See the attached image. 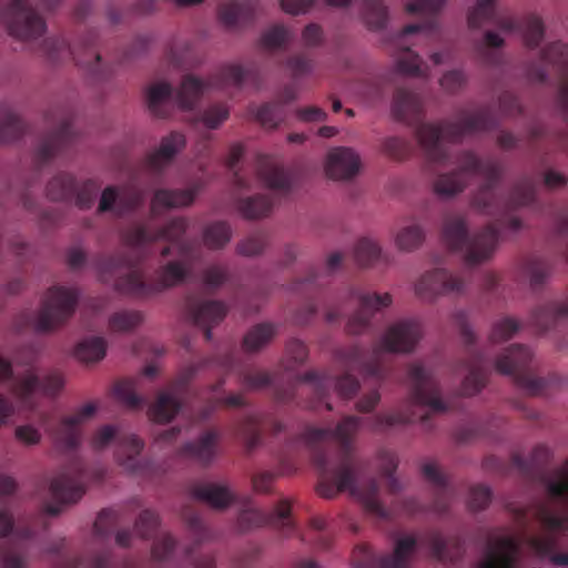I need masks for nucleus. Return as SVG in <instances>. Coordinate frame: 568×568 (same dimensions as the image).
<instances>
[{"instance_id": "obj_22", "label": "nucleus", "mask_w": 568, "mask_h": 568, "mask_svg": "<svg viewBox=\"0 0 568 568\" xmlns=\"http://www.w3.org/2000/svg\"><path fill=\"white\" fill-rule=\"evenodd\" d=\"M185 310L192 322L203 329L204 337L212 339V328L219 325L229 312L227 305L222 301L202 300L199 296H189Z\"/></svg>"}, {"instance_id": "obj_14", "label": "nucleus", "mask_w": 568, "mask_h": 568, "mask_svg": "<svg viewBox=\"0 0 568 568\" xmlns=\"http://www.w3.org/2000/svg\"><path fill=\"white\" fill-rule=\"evenodd\" d=\"M548 68L562 79L556 103L562 118L568 122V44L560 41L548 44L541 51L540 61L527 65L526 75L531 82L542 83L547 79Z\"/></svg>"}, {"instance_id": "obj_35", "label": "nucleus", "mask_w": 568, "mask_h": 568, "mask_svg": "<svg viewBox=\"0 0 568 568\" xmlns=\"http://www.w3.org/2000/svg\"><path fill=\"white\" fill-rule=\"evenodd\" d=\"M256 11L254 0H225L219 7V18L225 27L235 28L252 22Z\"/></svg>"}, {"instance_id": "obj_58", "label": "nucleus", "mask_w": 568, "mask_h": 568, "mask_svg": "<svg viewBox=\"0 0 568 568\" xmlns=\"http://www.w3.org/2000/svg\"><path fill=\"white\" fill-rule=\"evenodd\" d=\"M230 115V110L224 103H214L209 105L199 116L193 118L192 122H202L207 129H217Z\"/></svg>"}, {"instance_id": "obj_27", "label": "nucleus", "mask_w": 568, "mask_h": 568, "mask_svg": "<svg viewBox=\"0 0 568 568\" xmlns=\"http://www.w3.org/2000/svg\"><path fill=\"white\" fill-rule=\"evenodd\" d=\"M568 321V297L551 300L536 306L530 313V324L540 333L557 328Z\"/></svg>"}, {"instance_id": "obj_6", "label": "nucleus", "mask_w": 568, "mask_h": 568, "mask_svg": "<svg viewBox=\"0 0 568 568\" xmlns=\"http://www.w3.org/2000/svg\"><path fill=\"white\" fill-rule=\"evenodd\" d=\"M258 71L255 65L244 68L241 64L230 63L221 67L217 73L207 81L192 74L184 75L174 97L173 88L169 82L152 83L146 90V103L154 116L166 119L171 114L174 102L182 110H192L209 88L234 87L241 89L245 82H251L258 88Z\"/></svg>"}, {"instance_id": "obj_63", "label": "nucleus", "mask_w": 568, "mask_h": 568, "mask_svg": "<svg viewBox=\"0 0 568 568\" xmlns=\"http://www.w3.org/2000/svg\"><path fill=\"white\" fill-rule=\"evenodd\" d=\"M100 185L93 180H87L81 185L75 184L74 203L81 210H87L92 206Z\"/></svg>"}, {"instance_id": "obj_1", "label": "nucleus", "mask_w": 568, "mask_h": 568, "mask_svg": "<svg viewBox=\"0 0 568 568\" xmlns=\"http://www.w3.org/2000/svg\"><path fill=\"white\" fill-rule=\"evenodd\" d=\"M392 113L396 120L415 128L428 172L435 174L437 166L456 164L452 172L436 176L433 182L435 194L453 197L467 187L471 176L485 180L473 194L470 206L483 214L496 216V220L470 234L465 215L447 214L443 220L442 236L450 251L463 255L467 265L486 262L497 247L501 230L516 232L523 227L521 220L514 213L535 203L537 178L525 175L515 183L507 196H499L496 186L501 179V166L496 160H481L473 151H462L455 156L452 154L445 143H460L467 135L490 131L497 125V119L488 105L460 109L453 120L423 122L425 110L422 95L399 88L393 97Z\"/></svg>"}, {"instance_id": "obj_52", "label": "nucleus", "mask_w": 568, "mask_h": 568, "mask_svg": "<svg viewBox=\"0 0 568 568\" xmlns=\"http://www.w3.org/2000/svg\"><path fill=\"white\" fill-rule=\"evenodd\" d=\"M521 328V324L514 317L504 316L495 321L489 333V342L504 343L511 339Z\"/></svg>"}, {"instance_id": "obj_49", "label": "nucleus", "mask_w": 568, "mask_h": 568, "mask_svg": "<svg viewBox=\"0 0 568 568\" xmlns=\"http://www.w3.org/2000/svg\"><path fill=\"white\" fill-rule=\"evenodd\" d=\"M356 262L362 266H372L384 260L379 245L369 237H362L354 247Z\"/></svg>"}, {"instance_id": "obj_21", "label": "nucleus", "mask_w": 568, "mask_h": 568, "mask_svg": "<svg viewBox=\"0 0 568 568\" xmlns=\"http://www.w3.org/2000/svg\"><path fill=\"white\" fill-rule=\"evenodd\" d=\"M521 556V539L505 535L490 539L484 559L477 568H518Z\"/></svg>"}, {"instance_id": "obj_20", "label": "nucleus", "mask_w": 568, "mask_h": 568, "mask_svg": "<svg viewBox=\"0 0 568 568\" xmlns=\"http://www.w3.org/2000/svg\"><path fill=\"white\" fill-rule=\"evenodd\" d=\"M349 297L358 302V308L349 316L346 324V331L352 335L366 333L371 328L374 314L389 307L393 303L389 293L362 292L358 288H352Z\"/></svg>"}, {"instance_id": "obj_32", "label": "nucleus", "mask_w": 568, "mask_h": 568, "mask_svg": "<svg viewBox=\"0 0 568 568\" xmlns=\"http://www.w3.org/2000/svg\"><path fill=\"white\" fill-rule=\"evenodd\" d=\"M419 540L429 548L432 556L439 561H455L464 550L463 539L459 536L446 539L437 529L424 532Z\"/></svg>"}, {"instance_id": "obj_44", "label": "nucleus", "mask_w": 568, "mask_h": 568, "mask_svg": "<svg viewBox=\"0 0 568 568\" xmlns=\"http://www.w3.org/2000/svg\"><path fill=\"white\" fill-rule=\"evenodd\" d=\"M106 342L103 337L93 336L84 338L75 347V356L81 362L94 363L105 356Z\"/></svg>"}, {"instance_id": "obj_15", "label": "nucleus", "mask_w": 568, "mask_h": 568, "mask_svg": "<svg viewBox=\"0 0 568 568\" xmlns=\"http://www.w3.org/2000/svg\"><path fill=\"white\" fill-rule=\"evenodd\" d=\"M97 34L90 31L81 40L79 47L83 50V57L79 49L72 48L63 38H47L40 48L42 55L50 62H59L71 58L78 65L87 68L91 73L99 74L101 71V55L95 51Z\"/></svg>"}, {"instance_id": "obj_54", "label": "nucleus", "mask_w": 568, "mask_h": 568, "mask_svg": "<svg viewBox=\"0 0 568 568\" xmlns=\"http://www.w3.org/2000/svg\"><path fill=\"white\" fill-rule=\"evenodd\" d=\"M363 14L372 30H381L386 26L387 9L381 0H363Z\"/></svg>"}, {"instance_id": "obj_61", "label": "nucleus", "mask_w": 568, "mask_h": 568, "mask_svg": "<svg viewBox=\"0 0 568 568\" xmlns=\"http://www.w3.org/2000/svg\"><path fill=\"white\" fill-rule=\"evenodd\" d=\"M267 245V235L263 231H257L242 240L236 251L244 256H255L261 254Z\"/></svg>"}, {"instance_id": "obj_28", "label": "nucleus", "mask_w": 568, "mask_h": 568, "mask_svg": "<svg viewBox=\"0 0 568 568\" xmlns=\"http://www.w3.org/2000/svg\"><path fill=\"white\" fill-rule=\"evenodd\" d=\"M359 155L351 148L338 146L327 154L325 171L334 180H349L359 171Z\"/></svg>"}, {"instance_id": "obj_4", "label": "nucleus", "mask_w": 568, "mask_h": 568, "mask_svg": "<svg viewBox=\"0 0 568 568\" xmlns=\"http://www.w3.org/2000/svg\"><path fill=\"white\" fill-rule=\"evenodd\" d=\"M423 337V326L415 318H403L390 324L382 335L378 343L373 347L372 354L357 344L341 347L335 351L334 359L343 373L333 377L316 372H307L298 376L300 382L310 384V392L314 398L305 404V407L315 409L318 404L324 403L327 410H332V405L326 402L329 387L341 398H353L359 390V382L352 374L358 372L363 377L373 378L383 382L388 378L390 372L384 363V353H412Z\"/></svg>"}, {"instance_id": "obj_12", "label": "nucleus", "mask_w": 568, "mask_h": 568, "mask_svg": "<svg viewBox=\"0 0 568 568\" xmlns=\"http://www.w3.org/2000/svg\"><path fill=\"white\" fill-rule=\"evenodd\" d=\"M0 383H8L10 393L22 404L29 405L36 394L55 397L64 386V378L57 369L39 376L33 368L16 376L11 362L0 356Z\"/></svg>"}, {"instance_id": "obj_23", "label": "nucleus", "mask_w": 568, "mask_h": 568, "mask_svg": "<svg viewBox=\"0 0 568 568\" xmlns=\"http://www.w3.org/2000/svg\"><path fill=\"white\" fill-rule=\"evenodd\" d=\"M97 412L93 403H88L77 409L74 414L61 419L54 429L47 428L54 442L65 452H73L81 443L80 426L89 420Z\"/></svg>"}, {"instance_id": "obj_5", "label": "nucleus", "mask_w": 568, "mask_h": 568, "mask_svg": "<svg viewBox=\"0 0 568 568\" xmlns=\"http://www.w3.org/2000/svg\"><path fill=\"white\" fill-rule=\"evenodd\" d=\"M468 359L464 363L467 375L462 384V395L473 396L486 385L491 368L513 378L515 384L531 396L541 395L548 387V381L535 373L534 353L524 344H513L500 352L494 361L484 353L468 349Z\"/></svg>"}, {"instance_id": "obj_3", "label": "nucleus", "mask_w": 568, "mask_h": 568, "mask_svg": "<svg viewBox=\"0 0 568 568\" xmlns=\"http://www.w3.org/2000/svg\"><path fill=\"white\" fill-rule=\"evenodd\" d=\"M187 220L174 217L164 226L152 230L148 224L134 223L122 234V242L140 256L132 258L124 253L103 255L97 260L102 274L120 270L128 273L114 281L121 294L148 297L181 284L200 258L194 240L185 239Z\"/></svg>"}, {"instance_id": "obj_60", "label": "nucleus", "mask_w": 568, "mask_h": 568, "mask_svg": "<svg viewBox=\"0 0 568 568\" xmlns=\"http://www.w3.org/2000/svg\"><path fill=\"white\" fill-rule=\"evenodd\" d=\"M240 381L246 389L257 390L271 385L273 376L266 371L248 368L240 374Z\"/></svg>"}, {"instance_id": "obj_64", "label": "nucleus", "mask_w": 568, "mask_h": 568, "mask_svg": "<svg viewBox=\"0 0 568 568\" xmlns=\"http://www.w3.org/2000/svg\"><path fill=\"white\" fill-rule=\"evenodd\" d=\"M382 150L387 156L400 161L409 155L412 151V144L406 139L389 136L384 139L382 143Z\"/></svg>"}, {"instance_id": "obj_9", "label": "nucleus", "mask_w": 568, "mask_h": 568, "mask_svg": "<svg viewBox=\"0 0 568 568\" xmlns=\"http://www.w3.org/2000/svg\"><path fill=\"white\" fill-rule=\"evenodd\" d=\"M471 29H479L484 24L491 23L501 32L520 33L524 44L529 49L537 48L545 36V24L537 14H528L521 21L513 17L499 16L496 10V0H476L467 17Z\"/></svg>"}, {"instance_id": "obj_16", "label": "nucleus", "mask_w": 568, "mask_h": 568, "mask_svg": "<svg viewBox=\"0 0 568 568\" xmlns=\"http://www.w3.org/2000/svg\"><path fill=\"white\" fill-rule=\"evenodd\" d=\"M466 277L447 268L437 267L425 272L415 283V294L425 302H434L440 296H459L467 290Z\"/></svg>"}, {"instance_id": "obj_46", "label": "nucleus", "mask_w": 568, "mask_h": 568, "mask_svg": "<svg viewBox=\"0 0 568 568\" xmlns=\"http://www.w3.org/2000/svg\"><path fill=\"white\" fill-rule=\"evenodd\" d=\"M273 206V201L266 195H255L241 199L237 209L245 219H260L266 216Z\"/></svg>"}, {"instance_id": "obj_11", "label": "nucleus", "mask_w": 568, "mask_h": 568, "mask_svg": "<svg viewBox=\"0 0 568 568\" xmlns=\"http://www.w3.org/2000/svg\"><path fill=\"white\" fill-rule=\"evenodd\" d=\"M78 300L79 292L75 288L52 286L44 294L37 316L22 313L17 320L16 329L32 326L39 333L52 332L73 315Z\"/></svg>"}, {"instance_id": "obj_53", "label": "nucleus", "mask_w": 568, "mask_h": 568, "mask_svg": "<svg viewBox=\"0 0 568 568\" xmlns=\"http://www.w3.org/2000/svg\"><path fill=\"white\" fill-rule=\"evenodd\" d=\"M424 240V229L416 223L402 227L395 236L396 246L402 251H413L417 248Z\"/></svg>"}, {"instance_id": "obj_56", "label": "nucleus", "mask_w": 568, "mask_h": 568, "mask_svg": "<svg viewBox=\"0 0 568 568\" xmlns=\"http://www.w3.org/2000/svg\"><path fill=\"white\" fill-rule=\"evenodd\" d=\"M193 50L191 41L175 38L171 41L166 50V59L173 68H184L187 65V59Z\"/></svg>"}, {"instance_id": "obj_33", "label": "nucleus", "mask_w": 568, "mask_h": 568, "mask_svg": "<svg viewBox=\"0 0 568 568\" xmlns=\"http://www.w3.org/2000/svg\"><path fill=\"white\" fill-rule=\"evenodd\" d=\"M423 475L434 487V501L430 505L432 511L445 515L454 496L447 477L434 463H426L423 466Z\"/></svg>"}, {"instance_id": "obj_25", "label": "nucleus", "mask_w": 568, "mask_h": 568, "mask_svg": "<svg viewBox=\"0 0 568 568\" xmlns=\"http://www.w3.org/2000/svg\"><path fill=\"white\" fill-rule=\"evenodd\" d=\"M142 201L143 194L136 186L128 185L120 190L115 186H108L101 194L98 212L113 211L118 216H122L138 209Z\"/></svg>"}, {"instance_id": "obj_37", "label": "nucleus", "mask_w": 568, "mask_h": 568, "mask_svg": "<svg viewBox=\"0 0 568 568\" xmlns=\"http://www.w3.org/2000/svg\"><path fill=\"white\" fill-rule=\"evenodd\" d=\"M196 191L194 189L168 190L159 189L151 200V213L156 216L162 210L175 209L190 205Z\"/></svg>"}, {"instance_id": "obj_57", "label": "nucleus", "mask_w": 568, "mask_h": 568, "mask_svg": "<svg viewBox=\"0 0 568 568\" xmlns=\"http://www.w3.org/2000/svg\"><path fill=\"white\" fill-rule=\"evenodd\" d=\"M26 132V124L12 112H6L0 119V138L4 143L20 139Z\"/></svg>"}, {"instance_id": "obj_47", "label": "nucleus", "mask_w": 568, "mask_h": 568, "mask_svg": "<svg viewBox=\"0 0 568 568\" xmlns=\"http://www.w3.org/2000/svg\"><path fill=\"white\" fill-rule=\"evenodd\" d=\"M231 237L232 230L226 222H213L203 230V243L210 250L224 247Z\"/></svg>"}, {"instance_id": "obj_24", "label": "nucleus", "mask_w": 568, "mask_h": 568, "mask_svg": "<svg viewBox=\"0 0 568 568\" xmlns=\"http://www.w3.org/2000/svg\"><path fill=\"white\" fill-rule=\"evenodd\" d=\"M75 134L70 114H63L58 128L44 135L36 150L34 162L40 169L51 159L64 151L73 141Z\"/></svg>"}, {"instance_id": "obj_7", "label": "nucleus", "mask_w": 568, "mask_h": 568, "mask_svg": "<svg viewBox=\"0 0 568 568\" xmlns=\"http://www.w3.org/2000/svg\"><path fill=\"white\" fill-rule=\"evenodd\" d=\"M508 510L523 527L529 518L534 519L541 534L527 538L528 546L541 558H548L554 566L567 567L568 552H557L559 537L568 536V503L557 508L549 501L536 500L527 506L507 505Z\"/></svg>"}, {"instance_id": "obj_51", "label": "nucleus", "mask_w": 568, "mask_h": 568, "mask_svg": "<svg viewBox=\"0 0 568 568\" xmlns=\"http://www.w3.org/2000/svg\"><path fill=\"white\" fill-rule=\"evenodd\" d=\"M143 322V314L139 311L123 310L113 313L109 318V328L113 333L133 331Z\"/></svg>"}, {"instance_id": "obj_48", "label": "nucleus", "mask_w": 568, "mask_h": 568, "mask_svg": "<svg viewBox=\"0 0 568 568\" xmlns=\"http://www.w3.org/2000/svg\"><path fill=\"white\" fill-rule=\"evenodd\" d=\"M252 114L263 126L275 129L284 120V109L276 102L264 103L261 106L251 105Z\"/></svg>"}, {"instance_id": "obj_17", "label": "nucleus", "mask_w": 568, "mask_h": 568, "mask_svg": "<svg viewBox=\"0 0 568 568\" xmlns=\"http://www.w3.org/2000/svg\"><path fill=\"white\" fill-rule=\"evenodd\" d=\"M417 548V539L405 536L397 539L393 554L376 555L368 546L354 548L352 562L355 568H407Z\"/></svg>"}, {"instance_id": "obj_43", "label": "nucleus", "mask_w": 568, "mask_h": 568, "mask_svg": "<svg viewBox=\"0 0 568 568\" xmlns=\"http://www.w3.org/2000/svg\"><path fill=\"white\" fill-rule=\"evenodd\" d=\"M75 192V180L72 175L57 174L47 185V195L51 201H72Z\"/></svg>"}, {"instance_id": "obj_8", "label": "nucleus", "mask_w": 568, "mask_h": 568, "mask_svg": "<svg viewBox=\"0 0 568 568\" xmlns=\"http://www.w3.org/2000/svg\"><path fill=\"white\" fill-rule=\"evenodd\" d=\"M234 354L226 353L189 365L165 390L158 394L156 399L148 408L149 418L159 424L170 423L181 410L182 399L187 392L189 384L200 369L215 365L225 371H231L234 367Z\"/></svg>"}, {"instance_id": "obj_38", "label": "nucleus", "mask_w": 568, "mask_h": 568, "mask_svg": "<svg viewBox=\"0 0 568 568\" xmlns=\"http://www.w3.org/2000/svg\"><path fill=\"white\" fill-rule=\"evenodd\" d=\"M521 271L523 275L528 278L530 287L536 291L540 288L550 276L552 265L547 258L532 255L524 261Z\"/></svg>"}, {"instance_id": "obj_50", "label": "nucleus", "mask_w": 568, "mask_h": 568, "mask_svg": "<svg viewBox=\"0 0 568 568\" xmlns=\"http://www.w3.org/2000/svg\"><path fill=\"white\" fill-rule=\"evenodd\" d=\"M399 73L413 77H426L422 58L409 48H403L396 59Z\"/></svg>"}, {"instance_id": "obj_59", "label": "nucleus", "mask_w": 568, "mask_h": 568, "mask_svg": "<svg viewBox=\"0 0 568 568\" xmlns=\"http://www.w3.org/2000/svg\"><path fill=\"white\" fill-rule=\"evenodd\" d=\"M114 394L116 398L125 406L132 409L141 408L144 399L135 392V384L133 381H120L114 386Z\"/></svg>"}, {"instance_id": "obj_39", "label": "nucleus", "mask_w": 568, "mask_h": 568, "mask_svg": "<svg viewBox=\"0 0 568 568\" xmlns=\"http://www.w3.org/2000/svg\"><path fill=\"white\" fill-rule=\"evenodd\" d=\"M264 424L262 415L253 413L246 415L236 426V435L243 440L246 450H254L262 440L261 427Z\"/></svg>"}, {"instance_id": "obj_36", "label": "nucleus", "mask_w": 568, "mask_h": 568, "mask_svg": "<svg viewBox=\"0 0 568 568\" xmlns=\"http://www.w3.org/2000/svg\"><path fill=\"white\" fill-rule=\"evenodd\" d=\"M258 179L271 190L286 193L291 187L287 172L267 155H258L256 160Z\"/></svg>"}, {"instance_id": "obj_45", "label": "nucleus", "mask_w": 568, "mask_h": 568, "mask_svg": "<svg viewBox=\"0 0 568 568\" xmlns=\"http://www.w3.org/2000/svg\"><path fill=\"white\" fill-rule=\"evenodd\" d=\"M379 470L381 475L385 479V484L389 494H396L402 489V485L398 479L394 476L397 466L398 458L395 453L383 449L378 453Z\"/></svg>"}, {"instance_id": "obj_62", "label": "nucleus", "mask_w": 568, "mask_h": 568, "mask_svg": "<svg viewBox=\"0 0 568 568\" xmlns=\"http://www.w3.org/2000/svg\"><path fill=\"white\" fill-rule=\"evenodd\" d=\"M159 525L158 514L151 509H144L134 523V530L141 538L150 539L155 534Z\"/></svg>"}, {"instance_id": "obj_10", "label": "nucleus", "mask_w": 568, "mask_h": 568, "mask_svg": "<svg viewBox=\"0 0 568 568\" xmlns=\"http://www.w3.org/2000/svg\"><path fill=\"white\" fill-rule=\"evenodd\" d=\"M116 440L118 448L115 458L125 470L153 478L164 473V468L150 459L141 456L144 443L135 435H120L118 428L112 425H104L95 430L91 439V446L101 450Z\"/></svg>"}, {"instance_id": "obj_55", "label": "nucleus", "mask_w": 568, "mask_h": 568, "mask_svg": "<svg viewBox=\"0 0 568 568\" xmlns=\"http://www.w3.org/2000/svg\"><path fill=\"white\" fill-rule=\"evenodd\" d=\"M120 519L121 514L116 509L108 508L101 510L93 525L95 537L100 540L110 537L114 528L119 525Z\"/></svg>"}, {"instance_id": "obj_13", "label": "nucleus", "mask_w": 568, "mask_h": 568, "mask_svg": "<svg viewBox=\"0 0 568 568\" xmlns=\"http://www.w3.org/2000/svg\"><path fill=\"white\" fill-rule=\"evenodd\" d=\"M549 457L550 452L548 447L538 445L532 449L529 460L515 455L513 457V465L527 478H538L549 497L568 503V459L561 466L546 474L542 471V468L548 463Z\"/></svg>"}, {"instance_id": "obj_30", "label": "nucleus", "mask_w": 568, "mask_h": 568, "mask_svg": "<svg viewBox=\"0 0 568 568\" xmlns=\"http://www.w3.org/2000/svg\"><path fill=\"white\" fill-rule=\"evenodd\" d=\"M190 494L194 499L219 510L227 508L236 500V495L227 485L214 481H195L190 487Z\"/></svg>"}, {"instance_id": "obj_34", "label": "nucleus", "mask_w": 568, "mask_h": 568, "mask_svg": "<svg viewBox=\"0 0 568 568\" xmlns=\"http://www.w3.org/2000/svg\"><path fill=\"white\" fill-rule=\"evenodd\" d=\"M446 0H414L406 4V11L409 13L424 12L429 14L423 23H410L404 27L402 36L413 34L419 31H425L427 34L438 33V22L436 14L444 7Z\"/></svg>"}, {"instance_id": "obj_2", "label": "nucleus", "mask_w": 568, "mask_h": 568, "mask_svg": "<svg viewBox=\"0 0 568 568\" xmlns=\"http://www.w3.org/2000/svg\"><path fill=\"white\" fill-rule=\"evenodd\" d=\"M408 396L405 408L387 414H377L363 419L345 416L335 428L307 426L297 438L312 452V460L318 473L317 494L323 498H334L348 491L361 501L364 509L379 519H388L390 511L381 503L379 484L375 478L358 483L357 463L353 456V439L365 422L374 432H383L394 426L420 420L425 423L432 415L443 414L449 405L442 398L439 381L434 372L422 363L407 366Z\"/></svg>"}, {"instance_id": "obj_18", "label": "nucleus", "mask_w": 568, "mask_h": 568, "mask_svg": "<svg viewBox=\"0 0 568 568\" xmlns=\"http://www.w3.org/2000/svg\"><path fill=\"white\" fill-rule=\"evenodd\" d=\"M237 525L241 531L272 526L281 529L283 536L288 537L295 530L291 518V501L286 498L281 499L272 513H264L261 509L246 505L239 514Z\"/></svg>"}, {"instance_id": "obj_40", "label": "nucleus", "mask_w": 568, "mask_h": 568, "mask_svg": "<svg viewBox=\"0 0 568 568\" xmlns=\"http://www.w3.org/2000/svg\"><path fill=\"white\" fill-rule=\"evenodd\" d=\"M182 517L191 531L192 538L194 539V546L186 549V556H190L194 551L195 547H199L203 542L213 540L215 535L203 524L200 514L193 508L189 506L184 507L182 510Z\"/></svg>"}, {"instance_id": "obj_42", "label": "nucleus", "mask_w": 568, "mask_h": 568, "mask_svg": "<svg viewBox=\"0 0 568 568\" xmlns=\"http://www.w3.org/2000/svg\"><path fill=\"white\" fill-rule=\"evenodd\" d=\"M277 327L271 323H261L253 326L243 339L246 352H256L265 346L276 334Z\"/></svg>"}, {"instance_id": "obj_41", "label": "nucleus", "mask_w": 568, "mask_h": 568, "mask_svg": "<svg viewBox=\"0 0 568 568\" xmlns=\"http://www.w3.org/2000/svg\"><path fill=\"white\" fill-rule=\"evenodd\" d=\"M504 43V39L497 32L491 30L486 31L484 33L483 43H479L476 47L477 57L480 63L487 67L499 65L503 61L501 54L490 49L501 48Z\"/></svg>"}, {"instance_id": "obj_29", "label": "nucleus", "mask_w": 568, "mask_h": 568, "mask_svg": "<svg viewBox=\"0 0 568 568\" xmlns=\"http://www.w3.org/2000/svg\"><path fill=\"white\" fill-rule=\"evenodd\" d=\"M186 143L185 136L180 132H171L169 135L162 138L159 148L149 153L145 158V168L154 173H161L169 166L175 155L184 149Z\"/></svg>"}, {"instance_id": "obj_31", "label": "nucleus", "mask_w": 568, "mask_h": 568, "mask_svg": "<svg viewBox=\"0 0 568 568\" xmlns=\"http://www.w3.org/2000/svg\"><path fill=\"white\" fill-rule=\"evenodd\" d=\"M343 261L342 253L329 254L323 270L310 268L305 277L297 278L292 283L291 290L295 293L306 294L321 288L327 283V277L341 268Z\"/></svg>"}, {"instance_id": "obj_19", "label": "nucleus", "mask_w": 568, "mask_h": 568, "mask_svg": "<svg viewBox=\"0 0 568 568\" xmlns=\"http://www.w3.org/2000/svg\"><path fill=\"white\" fill-rule=\"evenodd\" d=\"M87 478L84 463L79 457L72 456L69 464L50 484L53 498L61 504L77 503L85 493Z\"/></svg>"}, {"instance_id": "obj_26", "label": "nucleus", "mask_w": 568, "mask_h": 568, "mask_svg": "<svg viewBox=\"0 0 568 568\" xmlns=\"http://www.w3.org/2000/svg\"><path fill=\"white\" fill-rule=\"evenodd\" d=\"M220 437V433L216 429H209L202 433L197 439L184 443L176 450V455L207 467L217 456Z\"/></svg>"}]
</instances>
